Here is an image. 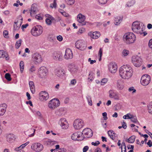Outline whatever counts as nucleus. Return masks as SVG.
<instances>
[{"label":"nucleus","instance_id":"nucleus-1","mask_svg":"<svg viewBox=\"0 0 152 152\" xmlns=\"http://www.w3.org/2000/svg\"><path fill=\"white\" fill-rule=\"evenodd\" d=\"M124 41L127 44L132 43L135 40V35L132 33H127L125 34L123 37Z\"/></svg>","mask_w":152,"mask_h":152},{"label":"nucleus","instance_id":"nucleus-2","mask_svg":"<svg viewBox=\"0 0 152 152\" xmlns=\"http://www.w3.org/2000/svg\"><path fill=\"white\" fill-rule=\"evenodd\" d=\"M42 28L40 25H37L34 27L31 30L32 35L34 37L39 36L42 34Z\"/></svg>","mask_w":152,"mask_h":152},{"label":"nucleus","instance_id":"nucleus-3","mask_svg":"<svg viewBox=\"0 0 152 152\" xmlns=\"http://www.w3.org/2000/svg\"><path fill=\"white\" fill-rule=\"evenodd\" d=\"M132 28L133 31L137 33H141L142 30L143 28H141L140 26V24L139 22L136 21L134 22L132 26Z\"/></svg>","mask_w":152,"mask_h":152},{"label":"nucleus","instance_id":"nucleus-4","mask_svg":"<svg viewBox=\"0 0 152 152\" xmlns=\"http://www.w3.org/2000/svg\"><path fill=\"white\" fill-rule=\"evenodd\" d=\"M132 61L134 65L136 67H139L142 64V59L141 58L137 56H133L132 58Z\"/></svg>","mask_w":152,"mask_h":152},{"label":"nucleus","instance_id":"nucleus-5","mask_svg":"<svg viewBox=\"0 0 152 152\" xmlns=\"http://www.w3.org/2000/svg\"><path fill=\"white\" fill-rule=\"evenodd\" d=\"M151 80V78L150 75L148 74H144L141 77V84L144 86H147L150 83Z\"/></svg>","mask_w":152,"mask_h":152},{"label":"nucleus","instance_id":"nucleus-6","mask_svg":"<svg viewBox=\"0 0 152 152\" xmlns=\"http://www.w3.org/2000/svg\"><path fill=\"white\" fill-rule=\"evenodd\" d=\"M75 46L77 48L81 50H85L86 47L85 42L82 40L77 41L75 43Z\"/></svg>","mask_w":152,"mask_h":152},{"label":"nucleus","instance_id":"nucleus-7","mask_svg":"<svg viewBox=\"0 0 152 152\" xmlns=\"http://www.w3.org/2000/svg\"><path fill=\"white\" fill-rule=\"evenodd\" d=\"M32 59L35 64L40 63L42 61L41 55L38 53H35L32 55Z\"/></svg>","mask_w":152,"mask_h":152},{"label":"nucleus","instance_id":"nucleus-8","mask_svg":"<svg viewBox=\"0 0 152 152\" xmlns=\"http://www.w3.org/2000/svg\"><path fill=\"white\" fill-rule=\"evenodd\" d=\"M60 104V102L58 99H53L49 102L48 106L52 109H54L58 106Z\"/></svg>","mask_w":152,"mask_h":152},{"label":"nucleus","instance_id":"nucleus-9","mask_svg":"<svg viewBox=\"0 0 152 152\" xmlns=\"http://www.w3.org/2000/svg\"><path fill=\"white\" fill-rule=\"evenodd\" d=\"M73 126L76 129H80L81 128L84 126L83 121L81 119L75 120L73 123Z\"/></svg>","mask_w":152,"mask_h":152},{"label":"nucleus","instance_id":"nucleus-10","mask_svg":"<svg viewBox=\"0 0 152 152\" xmlns=\"http://www.w3.org/2000/svg\"><path fill=\"white\" fill-rule=\"evenodd\" d=\"M43 148V145L40 143H36L33 144L31 146V148L37 152L41 151Z\"/></svg>","mask_w":152,"mask_h":152},{"label":"nucleus","instance_id":"nucleus-11","mask_svg":"<svg viewBox=\"0 0 152 152\" xmlns=\"http://www.w3.org/2000/svg\"><path fill=\"white\" fill-rule=\"evenodd\" d=\"M133 72L132 70H131L129 71L126 72L125 73L121 72L119 74L121 77L123 79H128L131 77L132 75Z\"/></svg>","mask_w":152,"mask_h":152},{"label":"nucleus","instance_id":"nucleus-12","mask_svg":"<svg viewBox=\"0 0 152 152\" xmlns=\"http://www.w3.org/2000/svg\"><path fill=\"white\" fill-rule=\"evenodd\" d=\"M82 134H84L86 136V138H89L92 136L93 132L90 129L86 128L83 129Z\"/></svg>","mask_w":152,"mask_h":152},{"label":"nucleus","instance_id":"nucleus-13","mask_svg":"<svg viewBox=\"0 0 152 152\" xmlns=\"http://www.w3.org/2000/svg\"><path fill=\"white\" fill-rule=\"evenodd\" d=\"M47 69L44 66H41L38 71L39 76L40 77L43 78L47 75Z\"/></svg>","mask_w":152,"mask_h":152},{"label":"nucleus","instance_id":"nucleus-14","mask_svg":"<svg viewBox=\"0 0 152 152\" xmlns=\"http://www.w3.org/2000/svg\"><path fill=\"white\" fill-rule=\"evenodd\" d=\"M49 98L48 93L45 91H42L39 93V99L42 101H46Z\"/></svg>","mask_w":152,"mask_h":152},{"label":"nucleus","instance_id":"nucleus-15","mask_svg":"<svg viewBox=\"0 0 152 152\" xmlns=\"http://www.w3.org/2000/svg\"><path fill=\"white\" fill-rule=\"evenodd\" d=\"M129 71L131 70H132V68L129 65H124L121 67L119 70V72L121 73V72L125 73L126 72Z\"/></svg>","mask_w":152,"mask_h":152},{"label":"nucleus","instance_id":"nucleus-16","mask_svg":"<svg viewBox=\"0 0 152 152\" xmlns=\"http://www.w3.org/2000/svg\"><path fill=\"white\" fill-rule=\"evenodd\" d=\"M73 57V54L72 50L69 49H67L65 51L64 57L66 59H71Z\"/></svg>","mask_w":152,"mask_h":152},{"label":"nucleus","instance_id":"nucleus-17","mask_svg":"<svg viewBox=\"0 0 152 152\" xmlns=\"http://www.w3.org/2000/svg\"><path fill=\"white\" fill-rule=\"evenodd\" d=\"M62 56L61 53L60 52H55L53 54V58L55 60H61Z\"/></svg>","mask_w":152,"mask_h":152},{"label":"nucleus","instance_id":"nucleus-18","mask_svg":"<svg viewBox=\"0 0 152 152\" xmlns=\"http://www.w3.org/2000/svg\"><path fill=\"white\" fill-rule=\"evenodd\" d=\"M38 12L37 5L36 4H33L31 6L30 14L31 16H33Z\"/></svg>","mask_w":152,"mask_h":152},{"label":"nucleus","instance_id":"nucleus-19","mask_svg":"<svg viewBox=\"0 0 152 152\" xmlns=\"http://www.w3.org/2000/svg\"><path fill=\"white\" fill-rule=\"evenodd\" d=\"M86 19V17L84 15L81 14H79L77 16V20L79 23H83V25H85L86 23L84 21Z\"/></svg>","mask_w":152,"mask_h":152},{"label":"nucleus","instance_id":"nucleus-20","mask_svg":"<svg viewBox=\"0 0 152 152\" xmlns=\"http://www.w3.org/2000/svg\"><path fill=\"white\" fill-rule=\"evenodd\" d=\"M55 73L58 77H60L64 75L65 72L64 69L61 68L56 69L55 70Z\"/></svg>","mask_w":152,"mask_h":152},{"label":"nucleus","instance_id":"nucleus-21","mask_svg":"<svg viewBox=\"0 0 152 152\" xmlns=\"http://www.w3.org/2000/svg\"><path fill=\"white\" fill-rule=\"evenodd\" d=\"M91 37L94 39H97L100 36V33L99 31H95L93 33L90 32L88 34Z\"/></svg>","mask_w":152,"mask_h":152},{"label":"nucleus","instance_id":"nucleus-22","mask_svg":"<svg viewBox=\"0 0 152 152\" xmlns=\"http://www.w3.org/2000/svg\"><path fill=\"white\" fill-rule=\"evenodd\" d=\"M15 139V135L13 134H10L7 135V140L9 142H13Z\"/></svg>","mask_w":152,"mask_h":152},{"label":"nucleus","instance_id":"nucleus-23","mask_svg":"<svg viewBox=\"0 0 152 152\" xmlns=\"http://www.w3.org/2000/svg\"><path fill=\"white\" fill-rule=\"evenodd\" d=\"M123 18L122 16H118L115 18V25L118 26L120 24L122 21Z\"/></svg>","mask_w":152,"mask_h":152},{"label":"nucleus","instance_id":"nucleus-24","mask_svg":"<svg viewBox=\"0 0 152 152\" xmlns=\"http://www.w3.org/2000/svg\"><path fill=\"white\" fill-rule=\"evenodd\" d=\"M56 142L55 141H52L51 140H46L44 141L45 145L48 146H51L56 144Z\"/></svg>","mask_w":152,"mask_h":152},{"label":"nucleus","instance_id":"nucleus-25","mask_svg":"<svg viewBox=\"0 0 152 152\" xmlns=\"http://www.w3.org/2000/svg\"><path fill=\"white\" fill-rule=\"evenodd\" d=\"M117 86L118 88L121 90L123 88L122 82L121 80H118L117 82Z\"/></svg>","mask_w":152,"mask_h":152},{"label":"nucleus","instance_id":"nucleus-26","mask_svg":"<svg viewBox=\"0 0 152 152\" xmlns=\"http://www.w3.org/2000/svg\"><path fill=\"white\" fill-rule=\"evenodd\" d=\"M79 134L77 132L73 133L71 136L72 139L74 140H77V139L80 137Z\"/></svg>","mask_w":152,"mask_h":152},{"label":"nucleus","instance_id":"nucleus-27","mask_svg":"<svg viewBox=\"0 0 152 152\" xmlns=\"http://www.w3.org/2000/svg\"><path fill=\"white\" fill-rule=\"evenodd\" d=\"M114 64L113 63V62H111L110 63L109 65H108V69L109 70V71L112 73H114Z\"/></svg>","mask_w":152,"mask_h":152},{"label":"nucleus","instance_id":"nucleus-28","mask_svg":"<svg viewBox=\"0 0 152 152\" xmlns=\"http://www.w3.org/2000/svg\"><path fill=\"white\" fill-rule=\"evenodd\" d=\"M135 137L134 136L130 137L129 139L126 140V141L129 143H133L135 140Z\"/></svg>","mask_w":152,"mask_h":152},{"label":"nucleus","instance_id":"nucleus-29","mask_svg":"<svg viewBox=\"0 0 152 152\" xmlns=\"http://www.w3.org/2000/svg\"><path fill=\"white\" fill-rule=\"evenodd\" d=\"M107 133L109 136L113 140H114L113 135L114 134V132L112 130H110L108 131Z\"/></svg>","mask_w":152,"mask_h":152},{"label":"nucleus","instance_id":"nucleus-30","mask_svg":"<svg viewBox=\"0 0 152 152\" xmlns=\"http://www.w3.org/2000/svg\"><path fill=\"white\" fill-rule=\"evenodd\" d=\"M132 116V118L131 119V121L133 123H136L138 122L137 118L136 116H134L133 115H130Z\"/></svg>","mask_w":152,"mask_h":152},{"label":"nucleus","instance_id":"nucleus-31","mask_svg":"<svg viewBox=\"0 0 152 152\" xmlns=\"http://www.w3.org/2000/svg\"><path fill=\"white\" fill-rule=\"evenodd\" d=\"M22 40L20 39L18 41H17L15 44V48L18 49L21 45Z\"/></svg>","mask_w":152,"mask_h":152},{"label":"nucleus","instance_id":"nucleus-32","mask_svg":"<svg viewBox=\"0 0 152 152\" xmlns=\"http://www.w3.org/2000/svg\"><path fill=\"white\" fill-rule=\"evenodd\" d=\"M148 107L149 110L148 112L152 114V102L149 103L148 105Z\"/></svg>","mask_w":152,"mask_h":152},{"label":"nucleus","instance_id":"nucleus-33","mask_svg":"<svg viewBox=\"0 0 152 152\" xmlns=\"http://www.w3.org/2000/svg\"><path fill=\"white\" fill-rule=\"evenodd\" d=\"M20 71L21 73H22L23 70L24 64L23 61H21L20 63Z\"/></svg>","mask_w":152,"mask_h":152},{"label":"nucleus","instance_id":"nucleus-34","mask_svg":"<svg viewBox=\"0 0 152 152\" xmlns=\"http://www.w3.org/2000/svg\"><path fill=\"white\" fill-rule=\"evenodd\" d=\"M5 78L8 81H10L11 80V75L10 73H7L5 75Z\"/></svg>","mask_w":152,"mask_h":152},{"label":"nucleus","instance_id":"nucleus-35","mask_svg":"<svg viewBox=\"0 0 152 152\" xmlns=\"http://www.w3.org/2000/svg\"><path fill=\"white\" fill-rule=\"evenodd\" d=\"M94 73L92 72H91L89 75V77H88V79H90L91 81H92L94 79L93 76L94 75Z\"/></svg>","mask_w":152,"mask_h":152},{"label":"nucleus","instance_id":"nucleus-36","mask_svg":"<svg viewBox=\"0 0 152 152\" xmlns=\"http://www.w3.org/2000/svg\"><path fill=\"white\" fill-rule=\"evenodd\" d=\"M6 53L3 50H0V58H4L6 56Z\"/></svg>","mask_w":152,"mask_h":152},{"label":"nucleus","instance_id":"nucleus-37","mask_svg":"<svg viewBox=\"0 0 152 152\" xmlns=\"http://www.w3.org/2000/svg\"><path fill=\"white\" fill-rule=\"evenodd\" d=\"M18 23V21L15 22H14L15 24L14 25V29L15 30H18L20 28V26L19 25L18 26L17 25V24Z\"/></svg>","mask_w":152,"mask_h":152},{"label":"nucleus","instance_id":"nucleus-38","mask_svg":"<svg viewBox=\"0 0 152 152\" xmlns=\"http://www.w3.org/2000/svg\"><path fill=\"white\" fill-rule=\"evenodd\" d=\"M65 1L68 5H72L75 2V0H65Z\"/></svg>","mask_w":152,"mask_h":152},{"label":"nucleus","instance_id":"nucleus-39","mask_svg":"<svg viewBox=\"0 0 152 152\" xmlns=\"http://www.w3.org/2000/svg\"><path fill=\"white\" fill-rule=\"evenodd\" d=\"M6 110L5 109H2V108H1V106H0V115H3L5 112Z\"/></svg>","mask_w":152,"mask_h":152},{"label":"nucleus","instance_id":"nucleus-40","mask_svg":"<svg viewBox=\"0 0 152 152\" xmlns=\"http://www.w3.org/2000/svg\"><path fill=\"white\" fill-rule=\"evenodd\" d=\"M3 35L4 37L6 38H8L9 37L8 36V31L7 30H5L3 31Z\"/></svg>","mask_w":152,"mask_h":152},{"label":"nucleus","instance_id":"nucleus-41","mask_svg":"<svg viewBox=\"0 0 152 152\" xmlns=\"http://www.w3.org/2000/svg\"><path fill=\"white\" fill-rule=\"evenodd\" d=\"M18 19H19L18 21V22L20 23L19 26H20L22 23L23 18L22 16L21 15H20L18 17Z\"/></svg>","mask_w":152,"mask_h":152},{"label":"nucleus","instance_id":"nucleus-42","mask_svg":"<svg viewBox=\"0 0 152 152\" xmlns=\"http://www.w3.org/2000/svg\"><path fill=\"white\" fill-rule=\"evenodd\" d=\"M56 0H54L53 3L51 4L50 7L53 8V7L56 8Z\"/></svg>","mask_w":152,"mask_h":152},{"label":"nucleus","instance_id":"nucleus-43","mask_svg":"<svg viewBox=\"0 0 152 152\" xmlns=\"http://www.w3.org/2000/svg\"><path fill=\"white\" fill-rule=\"evenodd\" d=\"M30 90L32 94L34 93L35 92V87L34 85L30 86Z\"/></svg>","mask_w":152,"mask_h":152},{"label":"nucleus","instance_id":"nucleus-44","mask_svg":"<svg viewBox=\"0 0 152 152\" xmlns=\"http://www.w3.org/2000/svg\"><path fill=\"white\" fill-rule=\"evenodd\" d=\"M129 53V51L126 50H124L122 52L123 54L125 56H127Z\"/></svg>","mask_w":152,"mask_h":152},{"label":"nucleus","instance_id":"nucleus-45","mask_svg":"<svg viewBox=\"0 0 152 152\" xmlns=\"http://www.w3.org/2000/svg\"><path fill=\"white\" fill-rule=\"evenodd\" d=\"M108 0H98L99 2L101 4H106Z\"/></svg>","mask_w":152,"mask_h":152},{"label":"nucleus","instance_id":"nucleus-46","mask_svg":"<svg viewBox=\"0 0 152 152\" xmlns=\"http://www.w3.org/2000/svg\"><path fill=\"white\" fill-rule=\"evenodd\" d=\"M87 100L88 101V104L90 106H92V103L90 97H87Z\"/></svg>","mask_w":152,"mask_h":152},{"label":"nucleus","instance_id":"nucleus-47","mask_svg":"<svg viewBox=\"0 0 152 152\" xmlns=\"http://www.w3.org/2000/svg\"><path fill=\"white\" fill-rule=\"evenodd\" d=\"M45 21L46 23L48 25H50L51 24V20L49 18H47L46 19Z\"/></svg>","mask_w":152,"mask_h":152},{"label":"nucleus","instance_id":"nucleus-48","mask_svg":"<svg viewBox=\"0 0 152 152\" xmlns=\"http://www.w3.org/2000/svg\"><path fill=\"white\" fill-rule=\"evenodd\" d=\"M107 81V80L106 78H103L102 79L101 81V85H104L106 83Z\"/></svg>","mask_w":152,"mask_h":152},{"label":"nucleus","instance_id":"nucleus-49","mask_svg":"<svg viewBox=\"0 0 152 152\" xmlns=\"http://www.w3.org/2000/svg\"><path fill=\"white\" fill-rule=\"evenodd\" d=\"M0 106H1V108H2V109H5L6 110L7 107V104L4 103L0 104Z\"/></svg>","mask_w":152,"mask_h":152},{"label":"nucleus","instance_id":"nucleus-50","mask_svg":"<svg viewBox=\"0 0 152 152\" xmlns=\"http://www.w3.org/2000/svg\"><path fill=\"white\" fill-rule=\"evenodd\" d=\"M100 143V142L98 141H97L95 142H91L92 145H94V146H97Z\"/></svg>","mask_w":152,"mask_h":152},{"label":"nucleus","instance_id":"nucleus-51","mask_svg":"<svg viewBox=\"0 0 152 152\" xmlns=\"http://www.w3.org/2000/svg\"><path fill=\"white\" fill-rule=\"evenodd\" d=\"M129 91H132L133 93H135L136 91V90L133 87H132L129 88Z\"/></svg>","mask_w":152,"mask_h":152},{"label":"nucleus","instance_id":"nucleus-52","mask_svg":"<svg viewBox=\"0 0 152 152\" xmlns=\"http://www.w3.org/2000/svg\"><path fill=\"white\" fill-rule=\"evenodd\" d=\"M65 122L62 123V122H61V123H59V124L64 129L66 128V127H65L66 124Z\"/></svg>","mask_w":152,"mask_h":152},{"label":"nucleus","instance_id":"nucleus-53","mask_svg":"<svg viewBox=\"0 0 152 152\" xmlns=\"http://www.w3.org/2000/svg\"><path fill=\"white\" fill-rule=\"evenodd\" d=\"M126 124V123L124 121H123V123H122L121 126L122 128H123L124 129H126L127 127V126Z\"/></svg>","mask_w":152,"mask_h":152},{"label":"nucleus","instance_id":"nucleus-54","mask_svg":"<svg viewBox=\"0 0 152 152\" xmlns=\"http://www.w3.org/2000/svg\"><path fill=\"white\" fill-rule=\"evenodd\" d=\"M35 70V69L34 66H32L29 69V71L31 72H33Z\"/></svg>","mask_w":152,"mask_h":152},{"label":"nucleus","instance_id":"nucleus-55","mask_svg":"<svg viewBox=\"0 0 152 152\" xmlns=\"http://www.w3.org/2000/svg\"><path fill=\"white\" fill-rule=\"evenodd\" d=\"M102 115L103 116V118L104 120H106L107 119V113L106 112H104L102 113Z\"/></svg>","mask_w":152,"mask_h":152},{"label":"nucleus","instance_id":"nucleus-56","mask_svg":"<svg viewBox=\"0 0 152 152\" xmlns=\"http://www.w3.org/2000/svg\"><path fill=\"white\" fill-rule=\"evenodd\" d=\"M56 37L57 40L61 42L63 38L61 36L59 35L57 36Z\"/></svg>","mask_w":152,"mask_h":152},{"label":"nucleus","instance_id":"nucleus-57","mask_svg":"<svg viewBox=\"0 0 152 152\" xmlns=\"http://www.w3.org/2000/svg\"><path fill=\"white\" fill-rule=\"evenodd\" d=\"M61 122H62V123H64V122H65V123H67L66 120V119L65 118H61L60 120L59 123H61Z\"/></svg>","mask_w":152,"mask_h":152},{"label":"nucleus","instance_id":"nucleus-58","mask_svg":"<svg viewBox=\"0 0 152 152\" xmlns=\"http://www.w3.org/2000/svg\"><path fill=\"white\" fill-rule=\"evenodd\" d=\"M26 145V143L23 144L21 145V146H20V147L17 148V149H22L24 147H25Z\"/></svg>","mask_w":152,"mask_h":152},{"label":"nucleus","instance_id":"nucleus-59","mask_svg":"<svg viewBox=\"0 0 152 152\" xmlns=\"http://www.w3.org/2000/svg\"><path fill=\"white\" fill-rule=\"evenodd\" d=\"M109 92L110 93L109 96L111 98H113L114 96L113 92L111 90Z\"/></svg>","mask_w":152,"mask_h":152},{"label":"nucleus","instance_id":"nucleus-60","mask_svg":"<svg viewBox=\"0 0 152 152\" xmlns=\"http://www.w3.org/2000/svg\"><path fill=\"white\" fill-rule=\"evenodd\" d=\"M121 105L120 104H117L115 105V110H118L121 108Z\"/></svg>","mask_w":152,"mask_h":152},{"label":"nucleus","instance_id":"nucleus-61","mask_svg":"<svg viewBox=\"0 0 152 152\" xmlns=\"http://www.w3.org/2000/svg\"><path fill=\"white\" fill-rule=\"evenodd\" d=\"M61 20V18L58 16H57L55 18V23L60 21Z\"/></svg>","mask_w":152,"mask_h":152},{"label":"nucleus","instance_id":"nucleus-62","mask_svg":"<svg viewBox=\"0 0 152 152\" xmlns=\"http://www.w3.org/2000/svg\"><path fill=\"white\" fill-rule=\"evenodd\" d=\"M88 147L87 146H85L83 149V152H86L88 149Z\"/></svg>","mask_w":152,"mask_h":152},{"label":"nucleus","instance_id":"nucleus-63","mask_svg":"<svg viewBox=\"0 0 152 152\" xmlns=\"http://www.w3.org/2000/svg\"><path fill=\"white\" fill-rule=\"evenodd\" d=\"M147 144L150 147L152 146V142L151 140H149Z\"/></svg>","mask_w":152,"mask_h":152},{"label":"nucleus","instance_id":"nucleus-64","mask_svg":"<svg viewBox=\"0 0 152 152\" xmlns=\"http://www.w3.org/2000/svg\"><path fill=\"white\" fill-rule=\"evenodd\" d=\"M148 46L150 48H152V39L149 41Z\"/></svg>","mask_w":152,"mask_h":152}]
</instances>
